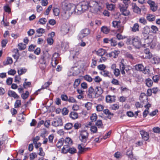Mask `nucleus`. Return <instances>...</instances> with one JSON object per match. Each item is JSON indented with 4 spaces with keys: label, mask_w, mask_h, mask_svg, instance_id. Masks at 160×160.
Masks as SVG:
<instances>
[{
    "label": "nucleus",
    "mask_w": 160,
    "mask_h": 160,
    "mask_svg": "<svg viewBox=\"0 0 160 160\" xmlns=\"http://www.w3.org/2000/svg\"><path fill=\"white\" fill-rule=\"evenodd\" d=\"M61 7L63 10L62 16L64 19H67L69 17L71 14L73 12L75 6L68 1L65 0L62 2Z\"/></svg>",
    "instance_id": "obj_1"
},
{
    "label": "nucleus",
    "mask_w": 160,
    "mask_h": 160,
    "mask_svg": "<svg viewBox=\"0 0 160 160\" xmlns=\"http://www.w3.org/2000/svg\"><path fill=\"white\" fill-rule=\"evenodd\" d=\"M126 43L128 45L132 44L135 48L139 49L141 47H146V44H142L140 38L138 36H131L128 37L126 41Z\"/></svg>",
    "instance_id": "obj_2"
},
{
    "label": "nucleus",
    "mask_w": 160,
    "mask_h": 160,
    "mask_svg": "<svg viewBox=\"0 0 160 160\" xmlns=\"http://www.w3.org/2000/svg\"><path fill=\"white\" fill-rule=\"evenodd\" d=\"M89 134L86 130H82L80 132L79 138L82 144L85 145L87 144V142L88 140Z\"/></svg>",
    "instance_id": "obj_3"
},
{
    "label": "nucleus",
    "mask_w": 160,
    "mask_h": 160,
    "mask_svg": "<svg viewBox=\"0 0 160 160\" xmlns=\"http://www.w3.org/2000/svg\"><path fill=\"white\" fill-rule=\"evenodd\" d=\"M112 26L117 29V32L122 33L123 30V26L121 25L120 20H115L112 22Z\"/></svg>",
    "instance_id": "obj_4"
},
{
    "label": "nucleus",
    "mask_w": 160,
    "mask_h": 160,
    "mask_svg": "<svg viewBox=\"0 0 160 160\" xmlns=\"http://www.w3.org/2000/svg\"><path fill=\"white\" fill-rule=\"evenodd\" d=\"M135 68L138 71H142L145 74H148L150 71L147 67H144V66L141 64H137L135 66Z\"/></svg>",
    "instance_id": "obj_5"
},
{
    "label": "nucleus",
    "mask_w": 160,
    "mask_h": 160,
    "mask_svg": "<svg viewBox=\"0 0 160 160\" xmlns=\"http://www.w3.org/2000/svg\"><path fill=\"white\" fill-rule=\"evenodd\" d=\"M63 122L62 118L60 117H56L53 119L52 122V125L55 127H61L62 126Z\"/></svg>",
    "instance_id": "obj_6"
},
{
    "label": "nucleus",
    "mask_w": 160,
    "mask_h": 160,
    "mask_svg": "<svg viewBox=\"0 0 160 160\" xmlns=\"http://www.w3.org/2000/svg\"><path fill=\"white\" fill-rule=\"evenodd\" d=\"M89 6L94 10L95 12L100 10V6L98 2L94 0H91L88 2Z\"/></svg>",
    "instance_id": "obj_7"
},
{
    "label": "nucleus",
    "mask_w": 160,
    "mask_h": 160,
    "mask_svg": "<svg viewBox=\"0 0 160 160\" xmlns=\"http://www.w3.org/2000/svg\"><path fill=\"white\" fill-rule=\"evenodd\" d=\"M83 145H84L83 144H82V143L81 144H78V154H83L85 152L88 151L90 148H84V146L83 147Z\"/></svg>",
    "instance_id": "obj_8"
},
{
    "label": "nucleus",
    "mask_w": 160,
    "mask_h": 160,
    "mask_svg": "<svg viewBox=\"0 0 160 160\" xmlns=\"http://www.w3.org/2000/svg\"><path fill=\"white\" fill-rule=\"evenodd\" d=\"M51 56L48 52L45 51L43 52V54L41 56L40 60L48 62Z\"/></svg>",
    "instance_id": "obj_9"
},
{
    "label": "nucleus",
    "mask_w": 160,
    "mask_h": 160,
    "mask_svg": "<svg viewBox=\"0 0 160 160\" xmlns=\"http://www.w3.org/2000/svg\"><path fill=\"white\" fill-rule=\"evenodd\" d=\"M147 3L150 7V9L153 12L156 11L158 9V6L155 2L151 0H148L147 1Z\"/></svg>",
    "instance_id": "obj_10"
},
{
    "label": "nucleus",
    "mask_w": 160,
    "mask_h": 160,
    "mask_svg": "<svg viewBox=\"0 0 160 160\" xmlns=\"http://www.w3.org/2000/svg\"><path fill=\"white\" fill-rule=\"evenodd\" d=\"M69 30V28L67 24H63L61 26L60 32L63 35L67 34Z\"/></svg>",
    "instance_id": "obj_11"
},
{
    "label": "nucleus",
    "mask_w": 160,
    "mask_h": 160,
    "mask_svg": "<svg viewBox=\"0 0 160 160\" xmlns=\"http://www.w3.org/2000/svg\"><path fill=\"white\" fill-rule=\"evenodd\" d=\"M124 60L122 59L121 61L119 62V70H120L121 73L123 76H124L125 75V70L126 65L124 64Z\"/></svg>",
    "instance_id": "obj_12"
},
{
    "label": "nucleus",
    "mask_w": 160,
    "mask_h": 160,
    "mask_svg": "<svg viewBox=\"0 0 160 160\" xmlns=\"http://www.w3.org/2000/svg\"><path fill=\"white\" fill-rule=\"evenodd\" d=\"M139 99L141 102L144 104L147 103L148 101V97L144 93H141Z\"/></svg>",
    "instance_id": "obj_13"
},
{
    "label": "nucleus",
    "mask_w": 160,
    "mask_h": 160,
    "mask_svg": "<svg viewBox=\"0 0 160 160\" xmlns=\"http://www.w3.org/2000/svg\"><path fill=\"white\" fill-rule=\"evenodd\" d=\"M96 54L97 55L101 57L104 55H105L106 57H108V54L107 53L106 50L102 48L99 49L97 51Z\"/></svg>",
    "instance_id": "obj_14"
},
{
    "label": "nucleus",
    "mask_w": 160,
    "mask_h": 160,
    "mask_svg": "<svg viewBox=\"0 0 160 160\" xmlns=\"http://www.w3.org/2000/svg\"><path fill=\"white\" fill-rule=\"evenodd\" d=\"M140 133L141 134L142 138L145 141H147L149 138V135L148 132L143 130H142L140 131Z\"/></svg>",
    "instance_id": "obj_15"
},
{
    "label": "nucleus",
    "mask_w": 160,
    "mask_h": 160,
    "mask_svg": "<svg viewBox=\"0 0 160 160\" xmlns=\"http://www.w3.org/2000/svg\"><path fill=\"white\" fill-rule=\"evenodd\" d=\"M52 83V82H45L44 84L42 86L40 89H38L35 92V94L36 95H38V92L40 91L41 89L47 88Z\"/></svg>",
    "instance_id": "obj_16"
},
{
    "label": "nucleus",
    "mask_w": 160,
    "mask_h": 160,
    "mask_svg": "<svg viewBox=\"0 0 160 160\" xmlns=\"http://www.w3.org/2000/svg\"><path fill=\"white\" fill-rule=\"evenodd\" d=\"M8 94L9 96L13 97L14 99H18L20 98L19 96L14 91L9 90L8 91Z\"/></svg>",
    "instance_id": "obj_17"
},
{
    "label": "nucleus",
    "mask_w": 160,
    "mask_h": 160,
    "mask_svg": "<svg viewBox=\"0 0 160 160\" xmlns=\"http://www.w3.org/2000/svg\"><path fill=\"white\" fill-rule=\"evenodd\" d=\"M73 12H77L78 14L84 12L81 5H78L77 6H75V8L73 10Z\"/></svg>",
    "instance_id": "obj_18"
},
{
    "label": "nucleus",
    "mask_w": 160,
    "mask_h": 160,
    "mask_svg": "<svg viewBox=\"0 0 160 160\" xmlns=\"http://www.w3.org/2000/svg\"><path fill=\"white\" fill-rule=\"evenodd\" d=\"M48 62L42 61L41 60H40V63L39 65L40 68L42 70H44L47 65H48Z\"/></svg>",
    "instance_id": "obj_19"
},
{
    "label": "nucleus",
    "mask_w": 160,
    "mask_h": 160,
    "mask_svg": "<svg viewBox=\"0 0 160 160\" xmlns=\"http://www.w3.org/2000/svg\"><path fill=\"white\" fill-rule=\"evenodd\" d=\"M120 52L118 50H115L113 52H112L108 54L109 56L113 58H116L120 53Z\"/></svg>",
    "instance_id": "obj_20"
},
{
    "label": "nucleus",
    "mask_w": 160,
    "mask_h": 160,
    "mask_svg": "<svg viewBox=\"0 0 160 160\" xmlns=\"http://www.w3.org/2000/svg\"><path fill=\"white\" fill-rule=\"evenodd\" d=\"M106 101L108 102L111 103L115 101V97L114 96L108 95L106 98Z\"/></svg>",
    "instance_id": "obj_21"
},
{
    "label": "nucleus",
    "mask_w": 160,
    "mask_h": 160,
    "mask_svg": "<svg viewBox=\"0 0 160 160\" xmlns=\"http://www.w3.org/2000/svg\"><path fill=\"white\" fill-rule=\"evenodd\" d=\"M127 8L121 7L120 8V10L122 12V14L123 15L127 16L130 14L129 11L127 9Z\"/></svg>",
    "instance_id": "obj_22"
},
{
    "label": "nucleus",
    "mask_w": 160,
    "mask_h": 160,
    "mask_svg": "<svg viewBox=\"0 0 160 160\" xmlns=\"http://www.w3.org/2000/svg\"><path fill=\"white\" fill-rule=\"evenodd\" d=\"M126 155L131 160H137L136 157L133 156L132 150H128L127 152Z\"/></svg>",
    "instance_id": "obj_23"
},
{
    "label": "nucleus",
    "mask_w": 160,
    "mask_h": 160,
    "mask_svg": "<svg viewBox=\"0 0 160 160\" xmlns=\"http://www.w3.org/2000/svg\"><path fill=\"white\" fill-rule=\"evenodd\" d=\"M90 33V31L87 28H85L81 31V34L82 37H84L88 35Z\"/></svg>",
    "instance_id": "obj_24"
},
{
    "label": "nucleus",
    "mask_w": 160,
    "mask_h": 160,
    "mask_svg": "<svg viewBox=\"0 0 160 160\" xmlns=\"http://www.w3.org/2000/svg\"><path fill=\"white\" fill-rule=\"evenodd\" d=\"M19 51L18 49H14L13 50V52L14 54L12 55V57L13 58L16 60L17 61L19 58Z\"/></svg>",
    "instance_id": "obj_25"
},
{
    "label": "nucleus",
    "mask_w": 160,
    "mask_h": 160,
    "mask_svg": "<svg viewBox=\"0 0 160 160\" xmlns=\"http://www.w3.org/2000/svg\"><path fill=\"white\" fill-rule=\"evenodd\" d=\"M132 8L133 11L137 13H140L141 12V9L136 5V3H133L132 4Z\"/></svg>",
    "instance_id": "obj_26"
},
{
    "label": "nucleus",
    "mask_w": 160,
    "mask_h": 160,
    "mask_svg": "<svg viewBox=\"0 0 160 160\" xmlns=\"http://www.w3.org/2000/svg\"><path fill=\"white\" fill-rule=\"evenodd\" d=\"M87 93L88 96L89 97H92V95L94 94V89L92 86H91L88 88Z\"/></svg>",
    "instance_id": "obj_27"
},
{
    "label": "nucleus",
    "mask_w": 160,
    "mask_h": 160,
    "mask_svg": "<svg viewBox=\"0 0 160 160\" xmlns=\"http://www.w3.org/2000/svg\"><path fill=\"white\" fill-rule=\"evenodd\" d=\"M78 113L75 111H72L69 114L70 118L72 119H75L78 117Z\"/></svg>",
    "instance_id": "obj_28"
},
{
    "label": "nucleus",
    "mask_w": 160,
    "mask_h": 160,
    "mask_svg": "<svg viewBox=\"0 0 160 160\" xmlns=\"http://www.w3.org/2000/svg\"><path fill=\"white\" fill-rule=\"evenodd\" d=\"M139 25L138 23H135L132 27L131 28V31L133 32H136L139 31Z\"/></svg>",
    "instance_id": "obj_29"
},
{
    "label": "nucleus",
    "mask_w": 160,
    "mask_h": 160,
    "mask_svg": "<svg viewBox=\"0 0 160 160\" xmlns=\"http://www.w3.org/2000/svg\"><path fill=\"white\" fill-rule=\"evenodd\" d=\"M82 9L83 10V12H84L86 10H87L89 7V5L88 4V2H83L82 3V4H81Z\"/></svg>",
    "instance_id": "obj_30"
},
{
    "label": "nucleus",
    "mask_w": 160,
    "mask_h": 160,
    "mask_svg": "<svg viewBox=\"0 0 160 160\" xmlns=\"http://www.w3.org/2000/svg\"><path fill=\"white\" fill-rule=\"evenodd\" d=\"M101 74L105 77L110 78L111 72L106 70H105L101 72Z\"/></svg>",
    "instance_id": "obj_31"
},
{
    "label": "nucleus",
    "mask_w": 160,
    "mask_h": 160,
    "mask_svg": "<svg viewBox=\"0 0 160 160\" xmlns=\"http://www.w3.org/2000/svg\"><path fill=\"white\" fill-rule=\"evenodd\" d=\"M61 47L62 49L66 50L69 48V44L67 42H62L61 44Z\"/></svg>",
    "instance_id": "obj_32"
},
{
    "label": "nucleus",
    "mask_w": 160,
    "mask_h": 160,
    "mask_svg": "<svg viewBox=\"0 0 160 160\" xmlns=\"http://www.w3.org/2000/svg\"><path fill=\"white\" fill-rule=\"evenodd\" d=\"M64 141L63 138H62L59 139L56 145L57 147L58 148H60L63 145Z\"/></svg>",
    "instance_id": "obj_33"
},
{
    "label": "nucleus",
    "mask_w": 160,
    "mask_h": 160,
    "mask_svg": "<svg viewBox=\"0 0 160 160\" xmlns=\"http://www.w3.org/2000/svg\"><path fill=\"white\" fill-rule=\"evenodd\" d=\"M12 62L13 61L12 58L10 57H8L7 60L3 62V64L4 65H6L8 64H11L12 63Z\"/></svg>",
    "instance_id": "obj_34"
},
{
    "label": "nucleus",
    "mask_w": 160,
    "mask_h": 160,
    "mask_svg": "<svg viewBox=\"0 0 160 160\" xmlns=\"http://www.w3.org/2000/svg\"><path fill=\"white\" fill-rule=\"evenodd\" d=\"M146 85L148 87H151L153 84V82L151 79L148 78L145 80Z\"/></svg>",
    "instance_id": "obj_35"
},
{
    "label": "nucleus",
    "mask_w": 160,
    "mask_h": 160,
    "mask_svg": "<svg viewBox=\"0 0 160 160\" xmlns=\"http://www.w3.org/2000/svg\"><path fill=\"white\" fill-rule=\"evenodd\" d=\"M70 146L68 145H64L63 147V148L62 149V152L66 153L68 152Z\"/></svg>",
    "instance_id": "obj_36"
},
{
    "label": "nucleus",
    "mask_w": 160,
    "mask_h": 160,
    "mask_svg": "<svg viewBox=\"0 0 160 160\" xmlns=\"http://www.w3.org/2000/svg\"><path fill=\"white\" fill-rule=\"evenodd\" d=\"M146 18L149 21H153L155 19V16L154 15L148 14H147Z\"/></svg>",
    "instance_id": "obj_37"
},
{
    "label": "nucleus",
    "mask_w": 160,
    "mask_h": 160,
    "mask_svg": "<svg viewBox=\"0 0 160 160\" xmlns=\"http://www.w3.org/2000/svg\"><path fill=\"white\" fill-rule=\"evenodd\" d=\"M83 78L84 80L87 82H92L93 78H92L89 75L87 74L83 77Z\"/></svg>",
    "instance_id": "obj_38"
},
{
    "label": "nucleus",
    "mask_w": 160,
    "mask_h": 160,
    "mask_svg": "<svg viewBox=\"0 0 160 160\" xmlns=\"http://www.w3.org/2000/svg\"><path fill=\"white\" fill-rule=\"evenodd\" d=\"M144 52L146 55V57H147L148 58H150L152 57V54L150 52V51L149 49H145L144 50Z\"/></svg>",
    "instance_id": "obj_39"
},
{
    "label": "nucleus",
    "mask_w": 160,
    "mask_h": 160,
    "mask_svg": "<svg viewBox=\"0 0 160 160\" xmlns=\"http://www.w3.org/2000/svg\"><path fill=\"white\" fill-rule=\"evenodd\" d=\"M27 71V69L22 68L18 70V72L19 75H21L24 74Z\"/></svg>",
    "instance_id": "obj_40"
},
{
    "label": "nucleus",
    "mask_w": 160,
    "mask_h": 160,
    "mask_svg": "<svg viewBox=\"0 0 160 160\" xmlns=\"http://www.w3.org/2000/svg\"><path fill=\"white\" fill-rule=\"evenodd\" d=\"M101 31L104 33L108 34L110 31V29L106 26H103L101 28Z\"/></svg>",
    "instance_id": "obj_41"
},
{
    "label": "nucleus",
    "mask_w": 160,
    "mask_h": 160,
    "mask_svg": "<svg viewBox=\"0 0 160 160\" xmlns=\"http://www.w3.org/2000/svg\"><path fill=\"white\" fill-rule=\"evenodd\" d=\"M65 143L66 145H68L69 146L72 145V141L70 138L67 137L65 139H64Z\"/></svg>",
    "instance_id": "obj_42"
},
{
    "label": "nucleus",
    "mask_w": 160,
    "mask_h": 160,
    "mask_svg": "<svg viewBox=\"0 0 160 160\" xmlns=\"http://www.w3.org/2000/svg\"><path fill=\"white\" fill-rule=\"evenodd\" d=\"M81 82V80L79 78L76 79L75 80L73 83V87L74 88H77Z\"/></svg>",
    "instance_id": "obj_43"
},
{
    "label": "nucleus",
    "mask_w": 160,
    "mask_h": 160,
    "mask_svg": "<svg viewBox=\"0 0 160 160\" xmlns=\"http://www.w3.org/2000/svg\"><path fill=\"white\" fill-rule=\"evenodd\" d=\"M21 105V101L20 100H17L14 104V108H18Z\"/></svg>",
    "instance_id": "obj_44"
},
{
    "label": "nucleus",
    "mask_w": 160,
    "mask_h": 160,
    "mask_svg": "<svg viewBox=\"0 0 160 160\" xmlns=\"http://www.w3.org/2000/svg\"><path fill=\"white\" fill-rule=\"evenodd\" d=\"M95 125L97 126L98 128H103V124L102 121L101 120H97L96 122Z\"/></svg>",
    "instance_id": "obj_45"
},
{
    "label": "nucleus",
    "mask_w": 160,
    "mask_h": 160,
    "mask_svg": "<svg viewBox=\"0 0 160 160\" xmlns=\"http://www.w3.org/2000/svg\"><path fill=\"white\" fill-rule=\"evenodd\" d=\"M73 127V125L72 123L68 122L65 124L64 127L65 129L68 130L71 129Z\"/></svg>",
    "instance_id": "obj_46"
},
{
    "label": "nucleus",
    "mask_w": 160,
    "mask_h": 160,
    "mask_svg": "<svg viewBox=\"0 0 160 160\" xmlns=\"http://www.w3.org/2000/svg\"><path fill=\"white\" fill-rule=\"evenodd\" d=\"M1 23L2 25H4V27L8 26L9 24V22H8L7 20H4V16H3L2 20L1 21Z\"/></svg>",
    "instance_id": "obj_47"
},
{
    "label": "nucleus",
    "mask_w": 160,
    "mask_h": 160,
    "mask_svg": "<svg viewBox=\"0 0 160 160\" xmlns=\"http://www.w3.org/2000/svg\"><path fill=\"white\" fill-rule=\"evenodd\" d=\"M119 33H117L116 36L117 38L119 40H123L126 38H127L128 37L123 36Z\"/></svg>",
    "instance_id": "obj_48"
},
{
    "label": "nucleus",
    "mask_w": 160,
    "mask_h": 160,
    "mask_svg": "<svg viewBox=\"0 0 160 160\" xmlns=\"http://www.w3.org/2000/svg\"><path fill=\"white\" fill-rule=\"evenodd\" d=\"M29 93L28 91H26L25 93H23L21 95L22 98L23 99H26L29 96Z\"/></svg>",
    "instance_id": "obj_49"
},
{
    "label": "nucleus",
    "mask_w": 160,
    "mask_h": 160,
    "mask_svg": "<svg viewBox=\"0 0 160 160\" xmlns=\"http://www.w3.org/2000/svg\"><path fill=\"white\" fill-rule=\"evenodd\" d=\"M90 130L91 132L93 134L96 133L98 132L97 128L95 126H91Z\"/></svg>",
    "instance_id": "obj_50"
},
{
    "label": "nucleus",
    "mask_w": 160,
    "mask_h": 160,
    "mask_svg": "<svg viewBox=\"0 0 160 160\" xmlns=\"http://www.w3.org/2000/svg\"><path fill=\"white\" fill-rule=\"evenodd\" d=\"M120 72L121 71L119 69L117 68L113 70V73L116 77H118L120 75Z\"/></svg>",
    "instance_id": "obj_51"
},
{
    "label": "nucleus",
    "mask_w": 160,
    "mask_h": 160,
    "mask_svg": "<svg viewBox=\"0 0 160 160\" xmlns=\"http://www.w3.org/2000/svg\"><path fill=\"white\" fill-rule=\"evenodd\" d=\"M111 45L113 47L115 46L117 44V41L115 38H112L110 39Z\"/></svg>",
    "instance_id": "obj_52"
},
{
    "label": "nucleus",
    "mask_w": 160,
    "mask_h": 160,
    "mask_svg": "<svg viewBox=\"0 0 160 160\" xmlns=\"http://www.w3.org/2000/svg\"><path fill=\"white\" fill-rule=\"evenodd\" d=\"M97 118V116L96 113L92 114L90 117V119L92 122L96 121Z\"/></svg>",
    "instance_id": "obj_53"
},
{
    "label": "nucleus",
    "mask_w": 160,
    "mask_h": 160,
    "mask_svg": "<svg viewBox=\"0 0 160 160\" xmlns=\"http://www.w3.org/2000/svg\"><path fill=\"white\" fill-rule=\"evenodd\" d=\"M160 61L159 58L157 57H153L152 58V62L153 64H158L159 62Z\"/></svg>",
    "instance_id": "obj_54"
},
{
    "label": "nucleus",
    "mask_w": 160,
    "mask_h": 160,
    "mask_svg": "<svg viewBox=\"0 0 160 160\" xmlns=\"http://www.w3.org/2000/svg\"><path fill=\"white\" fill-rule=\"evenodd\" d=\"M18 48L20 50H24L26 48V45L25 44H23L22 43H20L18 44Z\"/></svg>",
    "instance_id": "obj_55"
},
{
    "label": "nucleus",
    "mask_w": 160,
    "mask_h": 160,
    "mask_svg": "<svg viewBox=\"0 0 160 160\" xmlns=\"http://www.w3.org/2000/svg\"><path fill=\"white\" fill-rule=\"evenodd\" d=\"M110 108L112 110H116L119 108V105L117 104H114L111 106Z\"/></svg>",
    "instance_id": "obj_56"
},
{
    "label": "nucleus",
    "mask_w": 160,
    "mask_h": 160,
    "mask_svg": "<svg viewBox=\"0 0 160 160\" xmlns=\"http://www.w3.org/2000/svg\"><path fill=\"white\" fill-rule=\"evenodd\" d=\"M111 83L114 85H120L119 81L115 78H113L111 81Z\"/></svg>",
    "instance_id": "obj_57"
},
{
    "label": "nucleus",
    "mask_w": 160,
    "mask_h": 160,
    "mask_svg": "<svg viewBox=\"0 0 160 160\" xmlns=\"http://www.w3.org/2000/svg\"><path fill=\"white\" fill-rule=\"evenodd\" d=\"M31 83L30 82H25L23 84V86L24 88L25 89H27L28 87H30L31 85Z\"/></svg>",
    "instance_id": "obj_58"
},
{
    "label": "nucleus",
    "mask_w": 160,
    "mask_h": 160,
    "mask_svg": "<svg viewBox=\"0 0 160 160\" xmlns=\"http://www.w3.org/2000/svg\"><path fill=\"white\" fill-rule=\"evenodd\" d=\"M96 110L98 112H100L102 111L104 109V106L101 104L98 105L96 107Z\"/></svg>",
    "instance_id": "obj_59"
},
{
    "label": "nucleus",
    "mask_w": 160,
    "mask_h": 160,
    "mask_svg": "<svg viewBox=\"0 0 160 160\" xmlns=\"http://www.w3.org/2000/svg\"><path fill=\"white\" fill-rule=\"evenodd\" d=\"M47 20L45 18H40L39 20V22L40 24L44 25L47 22Z\"/></svg>",
    "instance_id": "obj_60"
},
{
    "label": "nucleus",
    "mask_w": 160,
    "mask_h": 160,
    "mask_svg": "<svg viewBox=\"0 0 160 160\" xmlns=\"http://www.w3.org/2000/svg\"><path fill=\"white\" fill-rule=\"evenodd\" d=\"M58 63V60H52V59H51V63L53 67L55 68Z\"/></svg>",
    "instance_id": "obj_61"
},
{
    "label": "nucleus",
    "mask_w": 160,
    "mask_h": 160,
    "mask_svg": "<svg viewBox=\"0 0 160 160\" xmlns=\"http://www.w3.org/2000/svg\"><path fill=\"white\" fill-rule=\"evenodd\" d=\"M54 14L56 16H58L59 14L60 10L58 8H55L53 10Z\"/></svg>",
    "instance_id": "obj_62"
},
{
    "label": "nucleus",
    "mask_w": 160,
    "mask_h": 160,
    "mask_svg": "<svg viewBox=\"0 0 160 160\" xmlns=\"http://www.w3.org/2000/svg\"><path fill=\"white\" fill-rule=\"evenodd\" d=\"M3 8L6 12H8L9 13L11 12V9L8 5L5 6L3 7Z\"/></svg>",
    "instance_id": "obj_63"
},
{
    "label": "nucleus",
    "mask_w": 160,
    "mask_h": 160,
    "mask_svg": "<svg viewBox=\"0 0 160 160\" xmlns=\"http://www.w3.org/2000/svg\"><path fill=\"white\" fill-rule=\"evenodd\" d=\"M153 132L157 133H160V128L159 127H154L152 128Z\"/></svg>",
    "instance_id": "obj_64"
}]
</instances>
